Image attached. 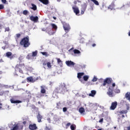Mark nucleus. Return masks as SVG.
<instances>
[{
    "instance_id": "nucleus-25",
    "label": "nucleus",
    "mask_w": 130,
    "mask_h": 130,
    "mask_svg": "<svg viewBox=\"0 0 130 130\" xmlns=\"http://www.w3.org/2000/svg\"><path fill=\"white\" fill-rule=\"evenodd\" d=\"M31 6L32 7V8H31V9H32L34 11L37 10V6L35 4H32Z\"/></svg>"
},
{
    "instance_id": "nucleus-22",
    "label": "nucleus",
    "mask_w": 130,
    "mask_h": 130,
    "mask_svg": "<svg viewBox=\"0 0 130 130\" xmlns=\"http://www.w3.org/2000/svg\"><path fill=\"white\" fill-rule=\"evenodd\" d=\"M84 75V73H78L77 77L78 79H81Z\"/></svg>"
},
{
    "instance_id": "nucleus-54",
    "label": "nucleus",
    "mask_w": 130,
    "mask_h": 130,
    "mask_svg": "<svg viewBox=\"0 0 130 130\" xmlns=\"http://www.w3.org/2000/svg\"><path fill=\"white\" fill-rule=\"evenodd\" d=\"M103 120H104V119L103 118H102L100 119V120L99 121V122H103Z\"/></svg>"
},
{
    "instance_id": "nucleus-51",
    "label": "nucleus",
    "mask_w": 130,
    "mask_h": 130,
    "mask_svg": "<svg viewBox=\"0 0 130 130\" xmlns=\"http://www.w3.org/2000/svg\"><path fill=\"white\" fill-rule=\"evenodd\" d=\"M71 123H70V122H69V123H68L67 124L66 126H67V127H69V126H70L71 125Z\"/></svg>"
},
{
    "instance_id": "nucleus-24",
    "label": "nucleus",
    "mask_w": 130,
    "mask_h": 130,
    "mask_svg": "<svg viewBox=\"0 0 130 130\" xmlns=\"http://www.w3.org/2000/svg\"><path fill=\"white\" fill-rule=\"evenodd\" d=\"M27 81H29V82H35V81H34V79H33V78H32V77H28V78H27Z\"/></svg>"
},
{
    "instance_id": "nucleus-7",
    "label": "nucleus",
    "mask_w": 130,
    "mask_h": 130,
    "mask_svg": "<svg viewBox=\"0 0 130 130\" xmlns=\"http://www.w3.org/2000/svg\"><path fill=\"white\" fill-rule=\"evenodd\" d=\"M107 94H108V95L111 98L114 97V94L113 93V90L109 87L108 89V92H107Z\"/></svg>"
},
{
    "instance_id": "nucleus-64",
    "label": "nucleus",
    "mask_w": 130,
    "mask_h": 130,
    "mask_svg": "<svg viewBox=\"0 0 130 130\" xmlns=\"http://www.w3.org/2000/svg\"><path fill=\"white\" fill-rule=\"evenodd\" d=\"M42 30L45 31L46 30L45 28H43L42 29Z\"/></svg>"
},
{
    "instance_id": "nucleus-29",
    "label": "nucleus",
    "mask_w": 130,
    "mask_h": 130,
    "mask_svg": "<svg viewBox=\"0 0 130 130\" xmlns=\"http://www.w3.org/2000/svg\"><path fill=\"white\" fill-rule=\"evenodd\" d=\"M70 127L72 130H75L76 128V125L75 124H72Z\"/></svg>"
},
{
    "instance_id": "nucleus-42",
    "label": "nucleus",
    "mask_w": 130,
    "mask_h": 130,
    "mask_svg": "<svg viewBox=\"0 0 130 130\" xmlns=\"http://www.w3.org/2000/svg\"><path fill=\"white\" fill-rule=\"evenodd\" d=\"M27 95L28 96V98L29 99H30L31 98V94L30 93L28 92L27 93Z\"/></svg>"
},
{
    "instance_id": "nucleus-19",
    "label": "nucleus",
    "mask_w": 130,
    "mask_h": 130,
    "mask_svg": "<svg viewBox=\"0 0 130 130\" xmlns=\"http://www.w3.org/2000/svg\"><path fill=\"white\" fill-rule=\"evenodd\" d=\"M37 117V119H38V121L39 122H41L42 119L43 118V116L42 115H41L40 113H39Z\"/></svg>"
},
{
    "instance_id": "nucleus-20",
    "label": "nucleus",
    "mask_w": 130,
    "mask_h": 130,
    "mask_svg": "<svg viewBox=\"0 0 130 130\" xmlns=\"http://www.w3.org/2000/svg\"><path fill=\"white\" fill-rule=\"evenodd\" d=\"M39 1L45 5H47L49 4L48 0H39Z\"/></svg>"
},
{
    "instance_id": "nucleus-2",
    "label": "nucleus",
    "mask_w": 130,
    "mask_h": 130,
    "mask_svg": "<svg viewBox=\"0 0 130 130\" xmlns=\"http://www.w3.org/2000/svg\"><path fill=\"white\" fill-rule=\"evenodd\" d=\"M20 45L23 46L24 48L28 47L30 43L29 42V38L28 36L23 38L20 42Z\"/></svg>"
},
{
    "instance_id": "nucleus-43",
    "label": "nucleus",
    "mask_w": 130,
    "mask_h": 130,
    "mask_svg": "<svg viewBox=\"0 0 130 130\" xmlns=\"http://www.w3.org/2000/svg\"><path fill=\"white\" fill-rule=\"evenodd\" d=\"M44 95H42V94L40 93L38 95V96H37V98H41L42 96H43Z\"/></svg>"
},
{
    "instance_id": "nucleus-37",
    "label": "nucleus",
    "mask_w": 130,
    "mask_h": 130,
    "mask_svg": "<svg viewBox=\"0 0 130 130\" xmlns=\"http://www.w3.org/2000/svg\"><path fill=\"white\" fill-rule=\"evenodd\" d=\"M115 92L116 93H119L120 92V90L118 88H116V89H115Z\"/></svg>"
},
{
    "instance_id": "nucleus-28",
    "label": "nucleus",
    "mask_w": 130,
    "mask_h": 130,
    "mask_svg": "<svg viewBox=\"0 0 130 130\" xmlns=\"http://www.w3.org/2000/svg\"><path fill=\"white\" fill-rule=\"evenodd\" d=\"M96 6H99V3L96 0H90Z\"/></svg>"
},
{
    "instance_id": "nucleus-4",
    "label": "nucleus",
    "mask_w": 130,
    "mask_h": 130,
    "mask_svg": "<svg viewBox=\"0 0 130 130\" xmlns=\"http://www.w3.org/2000/svg\"><path fill=\"white\" fill-rule=\"evenodd\" d=\"M62 25H63V27L66 32H68L71 29V27L70 25L68 23H67L66 22H61Z\"/></svg>"
},
{
    "instance_id": "nucleus-39",
    "label": "nucleus",
    "mask_w": 130,
    "mask_h": 130,
    "mask_svg": "<svg viewBox=\"0 0 130 130\" xmlns=\"http://www.w3.org/2000/svg\"><path fill=\"white\" fill-rule=\"evenodd\" d=\"M16 39H18L21 37V35L20 34H16Z\"/></svg>"
},
{
    "instance_id": "nucleus-23",
    "label": "nucleus",
    "mask_w": 130,
    "mask_h": 130,
    "mask_svg": "<svg viewBox=\"0 0 130 130\" xmlns=\"http://www.w3.org/2000/svg\"><path fill=\"white\" fill-rule=\"evenodd\" d=\"M57 106H56V108L58 109H62V107H61V104L60 102L57 103Z\"/></svg>"
},
{
    "instance_id": "nucleus-34",
    "label": "nucleus",
    "mask_w": 130,
    "mask_h": 130,
    "mask_svg": "<svg viewBox=\"0 0 130 130\" xmlns=\"http://www.w3.org/2000/svg\"><path fill=\"white\" fill-rule=\"evenodd\" d=\"M86 7H84V8H83V10H82V11H81V14L82 15H83V14H84V12H85V11H86Z\"/></svg>"
},
{
    "instance_id": "nucleus-8",
    "label": "nucleus",
    "mask_w": 130,
    "mask_h": 130,
    "mask_svg": "<svg viewBox=\"0 0 130 130\" xmlns=\"http://www.w3.org/2000/svg\"><path fill=\"white\" fill-rule=\"evenodd\" d=\"M29 128L30 130H36L38 128L36 124H30L29 125Z\"/></svg>"
},
{
    "instance_id": "nucleus-18",
    "label": "nucleus",
    "mask_w": 130,
    "mask_h": 130,
    "mask_svg": "<svg viewBox=\"0 0 130 130\" xmlns=\"http://www.w3.org/2000/svg\"><path fill=\"white\" fill-rule=\"evenodd\" d=\"M79 112L81 113V114L84 115L85 114V110L83 107H81L79 109Z\"/></svg>"
},
{
    "instance_id": "nucleus-14",
    "label": "nucleus",
    "mask_w": 130,
    "mask_h": 130,
    "mask_svg": "<svg viewBox=\"0 0 130 130\" xmlns=\"http://www.w3.org/2000/svg\"><path fill=\"white\" fill-rule=\"evenodd\" d=\"M12 52H8L6 53V56L8 57V58H10L11 59H12L14 58V56H13V55L12 56Z\"/></svg>"
},
{
    "instance_id": "nucleus-49",
    "label": "nucleus",
    "mask_w": 130,
    "mask_h": 130,
    "mask_svg": "<svg viewBox=\"0 0 130 130\" xmlns=\"http://www.w3.org/2000/svg\"><path fill=\"white\" fill-rule=\"evenodd\" d=\"M47 64V62L46 61L43 62V65L44 66H46Z\"/></svg>"
},
{
    "instance_id": "nucleus-30",
    "label": "nucleus",
    "mask_w": 130,
    "mask_h": 130,
    "mask_svg": "<svg viewBox=\"0 0 130 130\" xmlns=\"http://www.w3.org/2000/svg\"><path fill=\"white\" fill-rule=\"evenodd\" d=\"M127 113V110H122L120 112H119V113L120 114H126Z\"/></svg>"
},
{
    "instance_id": "nucleus-26",
    "label": "nucleus",
    "mask_w": 130,
    "mask_h": 130,
    "mask_svg": "<svg viewBox=\"0 0 130 130\" xmlns=\"http://www.w3.org/2000/svg\"><path fill=\"white\" fill-rule=\"evenodd\" d=\"M126 98L130 101V93L128 92L126 93Z\"/></svg>"
},
{
    "instance_id": "nucleus-58",
    "label": "nucleus",
    "mask_w": 130,
    "mask_h": 130,
    "mask_svg": "<svg viewBox=\"0 0 130 130\" xmlns=\"http://www.w3.org/2000/svg\"><path fill=\"white\" fill-rule=\"evenodd\" d=\"M92 46L93 47H94L96 46V44H93Z\"/></svg>"
},
{
    "instance_id": "nucleus-53",
    "label": "nucleus",
    "mask_w": 130,
    "mask_h": 130,
    "mask_svg": "<svg viewBox=\"0 0 130 130\" xmlns=\"http://www.w3.org/2000/svg\"><path fill=\"white\" fill-rule=\"evenodd\" d=\"M45 130H51V129L50 128H49L48 127L46 126L45 128Z\"/></svg>"
},
{
    "instance_id": "nucleus-55",
    "label": "nucleus",
    "mask_w": 130,
    "mask_h": 130,
    "mask_svg": "<svg viewBox=\"0 0 130 130\" xmlns=\"http://www.w3.org/2000/svg\"><path fill=\"white\" fill-rule=\"evenodd\" d=\"M26 123H27L26 121H24L23 122V124L24 125L26 124Z\"/></svg>"
},
{
    "instance_id": "nucleus-35",
    "label": "nucleus",
    "mask_w": 130,
    "mask_h": 130,
    "mask_svg": "<svg viewBox=\"0 0 130 130\" xmlns=\"http://www.w3.org/2000/svg\"><path fill=\"white\" fill-rule=\"evenodd\" d=\"M41 53L43 55H45V56L46 57H48L49 55L48 54L47 52H41Z\"/></svg>"
},
{
    "instance_id": "nucleus-16",
    "label": "nucleus",
    "mask_w": 130,
    "mask_h": 130,
    "mask_svg": "<svg viewBox=\"0 0 130 130\" xmlns=\"http://www.w3.org/2000/svg\"><path fill=\"white\" fill-rule=\"evenodd\" d=\"M47 29L48 30V31L47 32V33L50 35V36H52L53 35L55 32H54L52 29L51 28H47Z\"/></svg>"
},
{
    "instance_id": "nucleus-33",
    "label": "nucleus",
    "mask_w": 130,
    "mask_h": 130,
    "mask_svg": "<svg viewBox=\"0 0 130 130\" xmlns=\"http://www.w3.org/2000/svg\"><path fill=\"white\" fill-rule=\"evenodd\" d=\"M83 79H84V81H87L88 80V79H89V77L87 76H84L83 77Z\"/></svg>"
},
{
    "instance_id": "nucleus-36",
    "label": "nucleus",
    "mask_w": 130,
    "mask_h": 130,
    "mask_svg": "<svg viewBox=\"0 0 130 130\" xmlns=\"http://www.w3.org/2000/svg\"><path fill=\"white\" fill-rule=\"evenodd\" d=\"M47 66L49 68H51L52 67L51 63L50 62H48L47 63Z\"/></svg>"
},
{
    "instance_id": "nucleus-63",
    "label": "nucleus",
    "mask_w": 130,
    "mask_h": 130,
    "mask_svg": "<svg viewBox=\"0 0 130 130\" xmlns=\"http://www.w3.org/2000/svg\"><path fill=\"white\" fill-rule=\"evenodd\" d=\"M3 61H4L2 59L0 60V62H3Z\"/></svg>"
},
{
    "instance_id": "nucleus-60",
    "label": "nucleus",
    "mask_w": 130,
    "mask_h": 130,
    "mask_svg": "<svg viewBox=\"0 0 130 130\" xmlns=\"http://www.w3.org/2000/svg\"><path fill=\"white\" fill-rule=\"evenodd\" d=\"M74 3L75 5H76V4H77V2L76 1H75V2H74Z\"/></svg>"
},
{
    "instance_id": "nucleus-46",
    "label": "nucleus",
    "mask_w": 130,
    "mask_h": 130,
    "mask_svg": "<svg viewBox=\"0 0 130 130\" xmlns=\"http://www.w3.org/2000/svg\"><path fill=\"white\" fill-rule=\"evenodd\" d=\"M93 82H96L97 81V78L96 77H94V78L92 80Z\"/></svg>"
},
{
    "instance_id": "nucleus-40",
    "label": "nucleus",
    "mask_w": 130,
    "mask_h": 130,
    "mask_svg": "<svg viewBox=\"0 0 130 130\" xmlns=\"http://www.w3.org/2000/svg\"><path fill=\"white\" fill-rule=\"evenodd\" d=\"M28 12L27 10H24L23 12V14L25 15H27Z\"/></svg>"
},
{
    "instance_id": "nucleus-44",
    "label": "nucleus",
    "mask_w": 130,
    "mask_h": 130,
    "mask_svg": "<svg viewBox=\"0 0 130 130\" xmlns=\"http://www.w3.org/2000/svg\"><path fill=\"white\" fill-rule=\"evenodd\" d=\"M31 55L29 54L27 56L26 58H27L28 59H30L31 58Z\"/></svg>"
},
{
    "instance_id": "nucleus-48",
    "label": "nucleus",
    "mask_w": 130,
    "mask_h": 130,
    "mask_svg": "<svg viewBox=\"0 0 130 130\" xmlns=\"http://www.w3.org/2000/svg\"><path fill=\"white\" fill-rule=\"evenodd\" d=\"M10 30L9 27H7L5 28V31H9Z\"/></svg>"
},
{
    "instance_id": "nucleus-32",
    "label": "nucleus",
    "mask_w": 130,
    "mask_h": 130,
    "mask_svg": "<svg viewBox=\"0 0 130 130\" xmlns=\"http://www.w3.org/2000/svg\"><path fill=\"white\" fill-rule=\"evenodd\" d=\"M74 52L75 54H79V53H81L80 51L79 50H77V49L74 50Z\"/></svg>"
},
{
    "instance_id": "nucleus-61",
    "label": "nucleus",
    "mask_w": 130,
    "mask_h": 130,
    "mask_svg": "<svg viewBox=\"0 0 130 130\" xmlns=\"http://www.w3.org/2000/svg\"><path fill=\"white\" fill-rule=\"evenodd\" d=\"M0 94H1V95H3L4 94V92H1Z\"/></svg>"
},
{
    "instance_id": "nucleus-5",
    "label": "nucleus",
    "mask_w": 130,
    "mask_h": 130,
    "mask_svg": "<svg viewBox=\"0 0 130 130\" xmlns=\"http://www.w3.org/2000/svg\"><path fill=\"white\" fill-rule=\"evenodd\" d=\"M112 81L113 80L111 78H107L105 80H104V83L102 84V86H105L107 84H110L112 82Z\"/></svg>"
},
{
    "instance_id": "nucleus-21",
    "label": "nucleus",
    "mask_w": 130,
    "mask_h": 130,
    "mask_svg": "<svg viewBox=\"0 0 130 130\" xmlns=\"http://www.w3.org/2000/svg\"><path fill=\"white\" fill-rule=\"evenodd\" d=\"M96 91L95 90H92L91 91V93L89 94L90 96L94 97V95L96 94Z\"/></svg>"
},
{
    "instance_id": "nucleus-27",
    "label": "nucleus",
    "mask_w": 130,
    "mask_h": 130,
    "mask_svg": "<svg viewBox=\"0 0 130 130\" xmlns=\"http://www.w3.org/2000/svg\"><path fill=\"white\" fill-rule=\"evenodd\" d=\"M51 25L52 26V28L55 29V31L57 30V27L55 24L52 23V24H51Z\"/></svg>"
},
{
    "instance_id": "nucleus-56",
    "label": "nucleus",
    "mask_w": 130,
    "mask_h": 130,
    "mask_svg": "<svg viewBox=\"0 0 130 130\" xmlns=\"http://www.w3.org/2000/svg\"><path fill=\"white\" fill-rule=\"evenodd\" d=\"M2 103H0V110H1L2 109Z\"/></svg>"
},
{
    "instance_id": "nucleus-1",
    "label": "nucleus",
    "mask_w": 130,
    "mask_h": 130,
    "mask_svg": "<svg viewBox=\"0 0 130 130\" xmlns=\"http://www.w3.org/2000/svg\"><path fill=\"white\" fill-rule=\"evenodd\" d=\"M68 90L66 87L65 83H61L59 86L55 88L53 91L54 93H61L64 94L66 92H68Z\"/></svg>"
},
{
    "instance_id": "nucleus-62",
    "label": "nucleus",
    "mask_w": 130,
    "mask_h": 130,
    "mask_svg": "<svg viewBox=\"0 0 130 130\" xmlns=\"http://www.w3.org/2000/svg\"><path fill=\"white\" fill-rule=\"evenodd\" d=\"M128 36H130V31H129V32H128Z\"/></svg>"
},
{
    "instance_id": "nucleus-57",
    "label": "nucleus",
    "mask_w": 130,
    "mask_h": 130,
    "mask_svg": "<svg viewBox=\"0 0 130 130\" xmlns=\"http://www.w3.org/2000/svg\"><path fill=\"white\" fill-rule=\"evenodd\" d=\"M112 86L113 87H115L116 86L115 83H113V84H112Z\"/></svg>"
},
{
    "instance_id": "nucleus-3",
    "label": "nucleus",
    "mask_w": 130,
    "mask_h": 130,
    "mask_svg": "<svg viewBox=\"0 0 130 130\" xmlns=\"http://www.w3.org/2000/svg\"><path fill=\"white\" fill-rule=\"evenodd\" d=\"M24 64H17L16 66L15 70L16 72H19V73L23 74L22 69L24 68Z\"/></svg>"
},
{
    "instance_id": "nucleus-59",
    "label": "nucleus",
    "mask_w": 130,
    "mask_h": 130,
    "mask_svg": "<svg viewBox=\"0 0 130 130\" xmlns=\"http://www.w3.org/2000/svg\"><path fill=\"white\" fill-rule=\"evenodd\" d=\"M2 49H3L4 50H5V49H6V47H5V46H3V47H2Z\"/></svg>"
},
{
    "instance_id": "nucleus-15",
    "label": "nucleus",
    "mask_w": 130,
    "mask_h": 130,
    "mask_svg": "<svg viewBox=\"0 0 130 130\" xmlns=\"http://www.w3.org/2000/svg\"><path fill=\"white\" fill-rule=\"evenodd\" d=\"M115 6V3L112 2V4H111V5L109 6V7H108V9L112 11L114 9Z\"/></svg>"
},
{
    "instance_id": "nucleus-31",
    "label": "nucleus",
    "mask_w": 130,
    "mask_h": 130,
    "mask_svg": "<svg viewBox=\"0 0 130 130\" xmlns=\"http://www.w3.org/2000/svg\"><path fill=\"white\" fill-rule=\"evenodd\" d=\"M37 53H38V51H36L35 52H32V57H35L37 55Z\"/></svg>"
},
{
    "instance_id": "nucleus-47",
    "label": "nucleus",
    "mask_w": 130,
    "mask_h": 130,
    "mask_svg": "<svg viewBox=\"0 0 130 130\" xmlns=\"http://www.w3.org/2000/svg\"><path fill=\"white\" fill-rule=\"evenodd\" d=\"M67 111V108L64 107V108H63V111L64 112H66Z\"/></svg>"
},
{
    "instance_id": "nucleus-10",
    "label": "nucleus",
    "mask_w": 130,
    "mask_h": 130,
    "mask_svg": "<svg viewBox=\"0 0 130 130\" xmlns=\"http://www.w3.org/2000/svg\"><path fill=\"white\" fill-rule=\"evenodd\" d=\"M117 106V102H113L112 103V105H111V107H110V109H111V110H115Z\"/></svg>"
},
{
    "instance_id": "nucleus-38",
    "label": "nucleus",
    "mask_w": 130,
    "mask_h": 130,
    "mask_svg": "<svg viewBox=\"0 0 130 130\" xmlns=\"http://www.w3.org/2000/svg\"><path fill=\"white\" fill-rule=\"evenodd\" d=\"M56 59L57 60V63L59 64L60 63H62V61L60 60V58H56Z\"/></svg>"
},
{
    "instance_id": "nucleus-13",
    "label": "nucleus",
    "mask_w": 130,
    "mask_h": 130,
    "mask_svg": "<svg viewBox=\"0 0 130 130\" xmlns=\"http://www.w3.org/2000/svg\"><path fill=\"white\" fill-rule=\"evenodd\" d=\"M66 63L69 67H71V66L74 67L75 64V63L74 62H73L72 61H69V60L67 61L66 62Z\"/></svg>"
},
{
    "instance_id": "nucleus-9",
    "label": "nucleus",
    "mask_w": 130,
    "mask_h": 130,
    "mask_svg": "<svg viewBox=\"0 0 130 130\" xmlns=\"http://www.w3.org/2000/svg\"><path fill=\"white\" fill-rule=\"evenodd\" d=\"M29 19L31 21H34L35 23H37L39 20V18L38 16L34 17L33 16H31Z\"/></svg>"
},
{
    "instance_id": "nucleus-6",
    "label": "nucleus",
    "mask_w": 130,
    "mask_h": 130,
    "mask_svg": "<svg viewBox=\"0 0 130 130\" xmlns=\"http://www.w3.org/2000/svg\"><path fill=\"white\" fill-rule=\"evenodd\" d=\"M23 126L22 125H19L18 124H15L14 126L11 129V130H22Z\"/></svg>"
},
{
    "instance_id": "nucleus-45",
    "label": "nucleus",
    "mask_w": 130,
    "mask_h": 130,
    "mask_svg": "<svg viewBox=\"0 0 130 130\" xmlns=\"http://www.w3.org/2000/svg\"><path fill=\"white\" fill-rule=\"evenodd\" d=\"M4 9V6L3 5H0V10H2Z\"/></svg>"
},
{
    "instance_id": "nucleus-11",
    "label": "nucleus",
    "mask_w": 130,
    "mask_h": 130,
    "mask_svg": "<svg viewBox=\"0 0 130 130\" xmlns=\"http://www.w3.org/2000/svg\"><path fill=\"white\" fill-rule=\"evenodd\" d=\"M12 104H20L22 103V101L19 100H16L15 99L12 98L10 100Z\"/></svg>"
},
{
    "instance_id": "nucleus-41",
    "label": "nucleus",
    "mask_w": 130,
    "mask_h": 130,
    "mask_svg": "<svg viewBox=\"0 0 130 130\" xmlns=\"http://www.w3.org/2000/svg\"><path fill=\"white\" fill-rule=\"evenodd\" d=\"M124 130H130V125L129 126L124 127Z\"/></svg>"
},
{
    "instance_id": "nucleus-50",
    "label": "nucleus",
    "mask_w": 130,
    "mask_h": 130,
    "mask_svg": "<svg viewBox=\"0 0 130 130\" xmlns=\"http://www.w3.org/2000/svg\"><path fill=\"white\" fill-rule=\"evenodd\" d=\"M2 2L4 4H6V3H7V1L6 0H2Z\"/></svg>"
},
{
    "instance_id": "nucleus-52",
    "label": "nucleus",
    "mask_w": 130,
    "mask_h": 130,
    "mask_svg": "<svg viewBox=\"0 0 130 130\" xmlns=\"http://www.w3.org/2000/svg\"><path fill=\"white\" fill-rule=\"evenodd\" d=\"M47 120L49 122V123H51V119L50 118H47Z\"/></svg>"
},
{
    "instance_id": "nucleus-17",
    "label": "nucleus",
    "mask_w": 130,
    "mask_h": 130,
    "mask_svg": "<svg viewBox=\"0 0 130 130\" xmlns=\"http://www.w3.org/2000/svg\"><path fill=\"white\" fill-rule=\"evenodd\" d=\"M45 88H46V87L44 85L41 86V93L45 94L46 92Z\"/></svg>"
},
{
    "instance_id": "nucleus-12",
    "label": "nucleus",
    "mask_w": 130,
    "mask_h": 130,
    "mask_svg": "<svg viewBox=\"0 0 130 130\" xmlns=\"http://www.w3.org/2000/svg\"><path fill=\"white\" fill-rule=\"evenodd\" d=\"M73 10L74 11V12L76 14V15H79L78 14L80 13V11L79 10V8L76 7H73Z\"/></svg>"
}]
</instances>
